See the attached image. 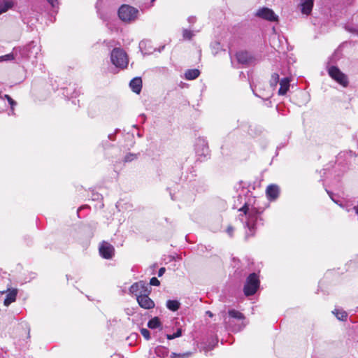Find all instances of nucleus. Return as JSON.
Instances as JSON below:
<instances>
[{"label":"nucleus","instance_id":"nucleus-22","mask_svg":"<svg viewBox=\"0 0 358 358\" xmlns=\"http://www.w3.org/2000/svg\"><path fill=\"white\" fill-rule=\"evenodd\" d=\"M180 306V303L177 300H168L166 301V307L171 311H177Z\"/></svg>","mask_w":358,"mask_h":358},{"label":"nucleus","instance_id":"nucleus-48","mask_svg":"<svg viewBox=\"0 0 358 358\" xmlns=\"http://www.w3.org/2000/svg\"><path fill=\"white\" fill-rule=\"evenodd\" d=\"M15 114V112L13 111V110L10 108V111L8 113V115H14Z\"/></svg>","mask_w":358,"mask_h":358},{"label":"nucleus","instance_id":"nucleus-31","mask_svg":"<svg viewBox=\"0 0 358 358\" xmlns=\"http://www.w3.org/2000/svg\"><path fill=\"white\" fill-rule=\"evenodd\" d=\"M47 2L51 6L53 10H56L55 12L57 13L59 9V0H46Z\"/></svg>","mask_w":358,"mask_h":358},{"label":"nucleus","instance_id":"nucleus-12","mask_svg":"<svg viewBox=\"0 0 358 358\" xmlns=\"http://www.w3.org/2000/svg\"><path fill=\"white\" fill-rule=\"evenodd\" d=\"M150 293H144L136 298L139 306L144 309H151L155 307L154 301L148 296Z\"/></svg>","mask_w":358,"mask_h":358},{"label":"nucleus","instance_id":"nucleus-26","mask_svg":"<svg viewBox=\"0 0 358 358\" xmlns=\"http://www.w3.org/2000/svg\"><path fill=\"white\" fill-rule=\"evenodd\" d=\"M148 327L150 329H157L161 327V322L157 317H155L154 318L149 320L148 323Z\"/></svg>","mask_w":358,"mask_h":358},{"label":"nucleus","instance_id":"nucleus-13","mask_svg":"<svg viewBox=\"0 0 358 358\" xmlns=\"http://www.w3.org/2000/svg\"><path fill=\"white\" fill-rule=\"evenodd\" d=\"M266 194L269 201H275L280 194L279 186L275 184L269 185L266 188Z\"/></svg>","mask_w":358,"mask_h":358},{"label":"nucleus","instance_id":"nucleus-9","mask_svg":"<svg viewBox=\"0 0 358 358\" xmlns=\"http://www.w3.org/2000/svg\"><path fill=\"white\" fill-rule=\"evenodd\" d=\"M236 57L238 62L245 66L252 65L255 62V58L247 51H239L236 52Z\"/></svg>","mask_w":358,"mask_h":358},{"label":"nucleus","instance_id":"nucleus-51","mask_svg":"<svg viewBox=\"0 0 358 358\" xmlns=\"http://www.w3.org/2000/svg\"><path fill=\"white\" fill-rule=\"evenodd\" d=\"M243 72L241 73V76H243Z\"/></svg>","mask_w":358,"mask_h":358},{"label":"nucleus","instance_id":"nucleus-4","mask_svg":"<svg viewBox=\"0 0 358 358\" xmlns=\"http://www.w3.org/2000/svg\"><path fill=\"white\" fill-rule=\"evenodd\" d=\"M260 280L259 275L252 273L248 275L243 287V292L246 296L254 295L259 287Z\"/></svg>","mask_w":358,"mask_h":358},{"label":"nucleus","instance_id":"nucleus-15","mask_svg":"<svg viewBox=\"0 0 358 358\" xmlns=\"http://www.w3.org/2000/svg\"><path fill=\"white\" fill-rule=\"evenodd\" d=\"M314 0H301L300 7L303 14L309 15L313 9Z\"/></svg>","mask_w":358,"mask_h":358},{"label":"nucleus","instance_id":"nucleus-5","mask_svg":"<svg viewBox=\"0 0 358 358\" xmlns=\"http://www.w3.org/2000/svg\"><path fill=\"white\" fill-rule=\"evenodd\" d=\"M110 61L116 67L124 69L128 65L126 52L120 48H115L110 53Z\"/></svg>","mask_w":358,"mask_h":358},{"label":"nucleus","instance_id":"nucleus-30","mask_svg":"<svg viewBox=\"0 0 358 358\" xmlns=\"http://www.w3.org/2000/svg\"><path fill=\"white\" fill-rule=\"evenodd\" d=\"M138 155H139V153H138V154L131 153V152L127 153L124 156L123 162L125 163L131 162L137 159L138 157Z\"/></svg>","mask_w":358,"mask_h":358},{"label":"nucleus","instance_id":"nucleus-32","mask_svg":"<svg viewBox=\"0 0 358 358\" xmlns=\"http://www.w3.org/2000/svg\"><path fill=\"white\" fill-rule=\"evenodd\" d=\"M15 59V56L13 53H9L0 57V62L3 61H11Z\"/></svg>","mask_w":358,"mask_h":358},{"label":"nucleus","instance_id":"nucleus-18","mask_svg":"<svg viewBox=\"0 0 358 358\" xmlns=\"http://www.w3.org/2000/svg\"><path fill=\"white\" fill-rule=\"evenodd\" d=\"M150 42L148 40H143L139 43V49L143 55L151 54L154 49L150 46Z\"/></svg>","mask_w":358,"mask_h":358},{"label":"nucleus","instance_id":"nucleus-44","mask_svg":"<svg viewBox=\"0 0 358 358\" xmlns=\"http://www.w3.org/2000/svg\"><path fill=\"white\" fill-rule=\"evenodd\" d=\"M206 314L208 315L209 317H212L213 316V314L210 310H208L206 312Z\"/></svg>","mask_w":358,"mask_h":358},{"label":"nucleus","instance_id":"nucleus-8","mask_svg":"<svg viewBox=\"0 0 358 358\" xmlns=\"http://www.w3.org/2000/svg\"><path fill=\"white\" fill-rule=\"evenodd\" d=\"M255 16L269 22L278 21V16L272 9L267 7H262L258 9L255 13Z\"/></svg>","mask_w":358,"mask_h":358},{"label":"nucleus","instance_id":"nucleus-37","mask_svg":"<svg viewBox=\"0 0 358 358\" xmlns=\"http://www.w3.org/2000/svg\"><path fill=\"white\" fill-rule=\"evenodd\" d=\"M159 284L160 282L156 277L152 278L150 280V285L159 286Z\"/></svg>","mask_w":358,"mask_h":358},{"label":"nucleus","instance_id":"nucleus-25","mask_svg":"<svg viewBox=\"0 0 358 358\" xmlns=\"http://www.w3.org/2000/svg\"><path fill=\"white\" fill-rule=\"evenodd\" d=\"M280 76L279 74L277 73H272L271 76V79L269 80V84L271 87L273 89H275L278 85V83H280Z\"/></svg>","mask_w":358,"mask_h":358},{"label":"nucleus","instance_id":"nucleus-49","mask_svg":"<svg viewBox=\"0 0 358 358\" xmlns=\"http://www.w3.org/2000/svg\"><path fill=\"white\" fill-rule=\"evenodd\" d=\"M4 94H2L1 92H0V99H5L4 96H3Z\"/></svg>","mask_w":358,"mask_h":358},{"label":"nucleus","instance_id":"nucleus-20","mask_svg":"<svg viewBox=\"0 0 358 358\" xmlns=\"http://www.w3.org/2000/svg\"><path fill=\"white\" fill-rule=\"evenodd\" d=\"M17 296V290L13 289L7 294L6 297L4 300V305L8 306L11 303L15 301Z\"/></svg>","mask_w":358,"mask_h":358},{"label":"nucleus","instance_id":"nucleus-17","mask_svg":"<svg viewBox=\"0 0 358 358\" xmlns=\"http://www.w3.org/2000/svg\"><path fill=\"white\" fill-rule=\"evenodd\" d=\"M129 87L134 92L139 94L142 89L141 78L140 77L133 78L129 83Z\"/></svg>","mask_w":358,"mask_h":358},{"label":"nucleus","instance_id":"nucleus-24","mask_svg":"<svg viewBox=\"0 0 358 358\" xmlns=\"http://www.w3.org/2000/svg\"><path fill=\"white\" fill-rule=\"evenodd\" d=\"M332 313L340 320L345 321L348 318L347 312H345V310H343L342 309H335Z\"/></svg>","mask_w":358,"mask_h":358},{"label":"nucleus","instance_id":"nucleus-2","mask_svg":"<svg viewBox=\"0 0 358 358\" xmlns=\"http://www.w3.org/2000/svg\"><path fill=\"white\" fill-rule=\"evenodd\" d=\"M223 320L226 327L233 331H239L246 325L244 315L235 309L229 310L227 315H223Z\"/></svg>","mask_w":358,"mask_h":358},{"label":"nucleus","instance_id":"nucleus-50","mask_svg":"<svg viewBox=\"0 0 358 358\" xmlns=\"http://www.w3.org/2000/svg\"><path fill=\"white\" fill-rule=\"evenodd\" d=\"M159 268L163 269L165 268L164 266H161Z\"/></svg>","mask_w":358,"mask_h":358},{"label":"nucleus","instance_id":"nucleus-47","mask_svg":"<svg viewBox=\"0 0 358 358\" xmlns=\"http://www.w3.org/2000/svg\"><path fill=\"white\" fill-rule=\"evenodd\" d=\"M140 117L143 119V122L145 120V115L144 114H141Z\"/></svg>","mask_w":358,"mask_h":358},{"label":"nucleus","instance_id":"nucleus-3","mask_svg":"<svg viewBox=\"0 0 358 358\" xmlns=\"http://www.w3.org/2000/svg\"><path fill=\"white\" fill-rule=\"evenodd\" d=\"M117 15L123 22L132 23L138 19L139 10L130 5L122 4L117 10Z\"/></svg>","mask_w":358,"mask_h":358},{"label":"nucleus","instance_id":"nucleus-35","mask_svg":"<svg viewBox=\"0 0 358 358\" xmlns=\"http://www.w3.org/2000/svg\"><path fill=\"white\" fill-rule=\"evenodd\" d=\"M189 355H190V353L177 354V353L173 352L171 355V358H185V357H187Z\"/></svg>","mask_w":358,"mask_h":358},{"label":"nucleus","instance_id":"nucleus-23","mask_svg":"<svg viewBox=\"0 0 358 358\" xmlns=\"http://www.w3.org/2000/svg\"><path fill=\"white\" fill-rule=\"evenodd\" d=\"M262 132V129L260 127L256 125H250L248 129V134L252 136H257Z\"/></svg>","mask_w":358,"mask_h":358},{"label":"nucleus","instance_id":"nucleus-42","mask_svg":"<svg viewBox=\"0 0 358 358\" xmlns=\"http://www.w3.org/2000/svg\"><path fill=\"white\" fill-rule=\"evenodd\" d=\"M108 138L110 141H115V134H108Z\"/></svg>","mask_w":358,"mask_h":358},{"label":"nucleus","instance_id":"nucleus-41","mask_svg":"<svg viewBox=\"0 0 358 358\" xmlns=\"http://www.w3.org/2000/svg\"><path fill=\"white\" fill-rule=\"evenodd\" d=\"M71 90V88L63 89V94L68 97L69 96V91Z\"/></svg>","mask_w":358,"mask_h":358},{"label":"nucleus","instance_id":"nucleus-6","mask_svg":"<svg viewBox=\"0 0 358 358\" xmlns=\"http://www.w3.org/2000/svg\"><path fill=\"white\" fill-rule=\"evenodd\" d=\"M328 73L329 76L336 80L338 84L344 87L348 85V79L347 76L343 73L337 66H332L329 68Z\"/></svg>","mask_w":358,"mask_h":358},{"label":"nucleus","instance_id":"nucleus-1","mask_svg":"<svg viewBox=\"0 0 358 358\" xmlns=\"http://www.w3.org/2000/svg\"><path fill=\"white\" fill-rule=\"evenodd\" d=\"M264 210L263 208L259 207L255 201L253 204L245 202L239 209V211L243 212V214L239 215V219L246 229L245 239L254 236L257 227L264 224L262 217Z\"/></svg>","mask_w":358,"mask_h":358},{"label":"nucleus","instance_id":"nucleus-14","mask_svg":"<svg viewBox=\"0 0 358 358\" xmlns=\"http://www.w3.org/2000/svg\"><path fill=\"white\" fill-rule=\"evenodd\" d=\"M232 261H233V264L231 266L234 268H239L240 267H243V266L250 268V266H254L253 260H250L248 257L244 259L242 262H241L239 259H236L234 257L232 259Z\"/></svg>","mask_w":358,"mask_h":358},{"label":"nucleus","instance_id":"nucleus-10","mask_svg":"<svg viewBox=\"0 0 358 358\" xmlns=\"http://www.w3.org/2000/svg\"><path fill=\"white\" fill-rule=\"evenodd\" d=\"M195 151L198 156L206 157L209 155L208 143L204 138H199L195 144Z\"/></svg>","mask_w":358,"mask_h":358},{"label":"nucleus","instance_id":"nucleus-16","mask_svg":"<svg viewBox=\"0 0 358 358\" xmlns=\"http://www.w3.org/2000/svg\"><path fill=\"white\" fill-rule=\"evenodd\" d=\"M291 80L289 78L286 77L280 80V88L278 90L279 95H285L287 92L290 87Z\"/></svg>","mask_w":358,"mask_h":358},{"label":"nucleus","instance_id":"nucleus-19","mask_svg":"<svg viewBox=\"0 0 358 358\" xmlns=\"http://www.w3.org/2000/svg\"><path fill=\"white\" fill-rule=\"evenodd\" d=\"M200 75V71L198 69H188L185 73V78L186 80H192L197 78Z\"/></svg>","mask_w":358,"mask_h":358},{"label":"nucleus","instance_id":"nucleus-7","mask_svg":"<svg viewBox=\"0 0 358 358\" xmlns=\"http://www.w3.org/2000/svg\"><path fill=\"white\" fill-rule=\"evenodd\" d=\"M129 293L138 298V296L144 293H150V287L146 282L141 280L134 283L129 288Z\"/></svg>","mask_w":358,"mask_h":358},{"label":"nucleus","instance_id":"nucleus-28","mask_svg":"<svg viewBox=\"0 0 358 358\" xmlns=\"http://www.w3.org/2000/svg\"><path fill=\"white\" fill-rule=\"evenodd\" d=\"M210 48L212 53L215 55H217L222 49L220 43L218 41L212 42L210 44Z\"/></svg>","mask_w":358,"mask_h":358},{"label":"nucleus","instance_id":"nucleus-45","mask_svg":"<svg viewBox=\"0 0 358 358\" xmlns=\"http://www.w3.org/2000/svg\"><path fill=\"white\" fill-rule=\"evenodd\" d=\"M157 267H158V265L157 263L152 264V266H150V268H156Z\"/></svg>","mask_w":358,"mask_h":358},{"label":"nucleus","instance_id":"nucleus-36","mask_svg":"<svg viewBox=\"0 0 358 358\" xmlns=\"http://www.w3.org/2000/svg\"><path fill=\"white\" fill-rule=\"evenodd\" d=\"M141 333L146 340H149L150 338V331L147 329H141Z\"/></svg>","mask_w":358,"mask_h":358},{"label":"nucleus","instance_id":"nucleus-29","mask_svg":"<svg viewBox=\"0 0 358 358\" xmlns=\"http://www.w3.org/2000/svg\"><path fill=\"white\" fill-rule=\"evenodd\" d=\"M194 36V31L188 29H182V38L184 40L190 41Z\"/></svg>","mask_w":358,"mask_h":358},{"label":"nucleus","instance_id":"nucleus-38","mask_svg":"<svg viewBox=\"0 0 358 358\" xmlns=\"http://www.w3.org/2000/svg\"><path fill=\"white\" fill-rule=\"evenodd\" d=\"M252 91H253V93L256 96H258V97H260L262 98V99H264V100H268L270 97H271V95H267L266 96H264V94H259L256 92L257 91V89L254 90L252 88Z\"/></svg>","mask_w":358,"mask_h":358},{"label":"nucleus","instance_id":"nucleus-21","mask_svg":"<svg viewBox=\"0 0 358 358\" xmlns=\"http://www.w3.org/2000/svg\"><path fill=\"white\" fill-rule=\"evenodd\" d=\"M13 6L11 1L9 0H0V15L6 12Z\"/></svg>","mask_w":358,"mask_h":358},{"label":"nucleus","instance_id":"nucleus-33","mask_svg":"<svg viewBox=\"0 0 358 358\" xmlns=\"http://www.w3.org/2000/svg\"><path fill=\"white\" fill-rule=\"evenodd\" d=\"M182 335V331L180 329H178L177 331L173 334H168L166 336L167 339L172 340L176 338L180 337Z\"/></svg>","mask_w":358,"mask_h":358},{"label":"nucleus","instance_id":"nucleus-40","mask_svg":"<svg viewBox=\"0 0 358 358\" xmlns=\"http://www.w3.org/2000/svg\"><path fill=\"white\" fill-rule=\"evenodd\" d=\"M234 229L231 226H229L227 229V233L231 237L233 236V232Z\"/></svg>","mask_w":358,"mask_h":358},{"label":"nucleus","instance_id":"nucleus-43","mask_svg":"<svg viewBox=\"0 0 358 358\" xmlns=\"http://www.w3.org/2000/svg\"><path fill=\"white\" fill-rule=\"evenodd\" d=\"M166 270H159V272H158V275L160 277L162 276L164 272H165Z\"/></svg>","mask_w":358,"mask_h":358},{"label":"nucleus","instance_id":"nucleus-53","mask_svg":"<svg viewBox=\"0 0 358 358\" xmlns=\"http://www.w3.org/2000/svg\"><path fill=\"white\" fill-rule=\"evenodd\" d=\"M155 0H151L152 2H154Z\"/></svg>","mask_w":358,"mask_h":358},{"label":"nucleus","instance_id":"nucleus-54","mask_svg":"<svg viewBox=\"0 0 358 358\" xmlns=\"http://www.w3.org/2000/svg\"><path fill=\"white\" fill-rule=\"evenodd\" d=\"M357 35H358V31H357Z\"/></svg>","mask_w":358,"mask_h":358},{"label":"nucleus","instance_id":"nucleus-34","mask_svg":"<svg viewBox=\"0 0 358 358\" xmlns=\"http://www.w3.org/2000/svg\"><path fill=\"white\" fill-rule=\"evenodd\" d=\"M4 98L7 99L9 105L10 106L11 109L13 110V108L17 105L15 101H14L9 95L4 94Z\"/></svg>","mask_w":358,"mask_h":358},{"label":"nucleus","instance_id":"nucleus-39","mask_svg":"<svg viewBox=\"0 0 358 358\" xmlns=\"http://www.w3.org/2000/svg\"><path fill=\"white\" fill-rule=\"evenodd\" d=\"M187 22L191 24H193L194 23H196V17L195 16H189L187 18Z\"/></svg>","mask_w":358,"mask_h":358},{"label":"nucleus","instance_id":"nucleus-52","mask_svg":"<svg viewBox=\"0 0 358 358\" xmlns=\"http://www.w3.org/2000/svg\"><path fill=\"white\" fill-rule=\"evenodd\" d=\"M243 72L241 73V76H243Z\"/></svg>","mask_w":358,"mask_h":358},{"label":"nucleus","instance_id":"nucleus-27","mask_svg":"<svg viewBox=\"0 0 358 358\" xmlns=\"http://www.w3.org/2000/svg\"><path fill=\"white\" fill-rule=\"evenodd\" d=\"M155 353L158 357H165L168 355L169 350L163 346H158L155 348Z\"/></svg>","mask_w":358,"mask_h":358},{"label":"nucleus","instance_id":"nucleus-11","mask_svg":"<svg viewBox=\"0 0 358 358\" xmlns=\"http://www.w3.org/2000/svg\"><path fill=\"white\" fill-rule=\"evenodd\" d=\"M100 255L104 259H110L112 258L114 254V248L113 246L106 242L103 241L99 248Z\"/></svg>","mask_w":358,"mask_h":358},{"label":"nucleus","instance_id":"nucleus-46","mask_svg":"<svg viewBox=\"0 0 358 358\" xmlns=\"http://www.w3.org/2000/svg\"><path fill=\"white\" fill-rule=\"evenodd\" d=\"M327 193L329 194V196L331 197V200H333L335 203H337L338 202H337L336 201H335V200L334 199V198L332 197V196H331V192H329V191H327Z\"/></svg>","mask_w":358,"mask_h":358}]
</instances>
